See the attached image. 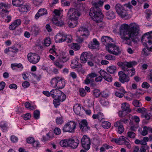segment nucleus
<instances>
[{"label": "nucleus", "mask_w": 152, "mask_h": 152, "mask_svg": "<svg viewBox=\"0 0 152 152\" xmlns=\"http://www.w3.org/2000/svg\"><path fill=\"white\" fill-rule=\"evenodd\" d=\"M120 34L122 42L125 44L130 45L132 41L138 35L140 31L139 26L135 23L122 25L119 28Z\"/></svg>", "instance_id": "1"}, {"label": "nucleus", "mask_w": 152, "mask_h": 152, "mask_svg": "<svg viewBox=\"0 0 152 152\" xmlns=\"http://www.w3.org/2000/svg\"><path fill=\"white\" fill-rule=\"evenodd\" d=\"M77 34H80V37L77 39L78 42H82L89 36V32L87 28L81 27L79 28L77 32Z\"/></svg>", "instance_id": "2"}, {"label": "nucleus", "mask_w": 152, "mask_h": 152, "mask_svg": "<svg viewBox=\"0 0 152 152\" xmlns=\"http://www.w3.org/2000/svg\"><path fill=\"white\" fill-rule=\"evenodd\" d=\"M105 46L107 50L109 53L116 56L120 54L121 51L119 47L115 44L109 43Z\"/></svg>", "instance_id": "3"}, {"label": "nucleus", "mask_w": 152, "mask_h": 152, "mask_svg": "<svg viewBox=\"0 0 152 152\" xmlns=\"http://www.w3.org/2000/svg\"><path fill=\"white\" fill-rule=\"evenodd\" d=\"M77 125V123L75 121H70L68 122L64 125L63 131L64 132L74 133Z\"/></svg>", "instance_id": "4"}, {"label": "nucleus", "mask_w": 152, "mask_h": 152, "mask_svg": "<svg viewBox=\"0 0 152 152\" xmlns=\"http://www.w3.org/2000/svg\"><path fill=\"white\" fill-rule=\"evenodd\" d=\"M69 58L65 55H60L55 61L53 62L54 65L59 69L62 68L64 66V64L69 60Z\"/></svg>", "instance_id": "5"}, {"label": "nucleus", "mask_w": 152, "mask_h": 152, "mask_svg": "<svg viewBox=\"0 0 152 152\" xmlns=\"http://www.w3.org/2000/svg\"><path fill=\"white\" fill-rule=\"evenodd\" d=\"M137 64V62L134 61L127 62L126 61L124 62H119L117 65L121 68L122 69L126 72L128 68L132 67Z\"/></svg>", "instance_id": "6"}, {"label": "nucleus", "mask_w": 152, "mask_h": 152, "mask_svg": "<svg viewBox=\"0 0 152 152\" xmlns=\"http://www.w3.org/2000/svg\"><path fill=\"white\" fill-rule=\"evenodd\" d=\"M141 41L144 46H151L152 44V31L144 34L142 37Z\"/></svg>", "instance_id": "7"}, {"label": "nucleus", "mask_w": 152, "mask_h": 152, "mask_svg": "<svg viewBox=\"0 0 152 152\" xmlns=\"http://www.w3.org/2000/svg\"><path fill=\"white\" fill-rule=\"evenodd\" d=\"M67 14L69 15V18L71 21H77L80 15L78 10L75 9H70L69 10Z\"/></svg>", "instance_id": "8"}, {"label": "nucleus", "mask_w": 152, "mask_h": 152, "mask_svg": "<svg viewBox=\"0 0 152 152\" xmlns=\"http://www.w3.org/2000/svg\"><path fill=\"white\" fill-rule=\"evenodd\" d=\"M53 93H51L52 97L53 98L58 99L61 101L63 102L66 98V96L59 89H53Z\"/></svg>", "instance_id": "9"}, {"label": "nucleus", "mask_w": 152, "mask_h": 152, "mask_svg": "<svg viewBox=\"0 0 152 152\" xmlns=\"http://www.w3.org/2000/svg\"><path fill=\"white\" fill-rule=\"evenodd\" d=\"M27 58L30 62L33 64H36L39 61L40 58L36 53H30L27 55Z\"/></svg>", "instance_id": "10"}, {"label": "nucleus", "mask_w": 152, "mask_h": 152, "mask_svg": "<svg viewBox=\"0 0 152 152\" xmlns=\"http://www.w3.org/2000/svg\"><path fill=\"white\" fill-rule=\"evenodd\" d=\"M81 141L82 147L86 150H88L90 147V139L87 136L84 135L81 139Z\"/></svg>", "instance_id": "11"}, {"label": "nucleus", "mask_w": 152, "mask_h": 152, "mask_svg": "<svg viewBox=\"0 0 152 152\" xmlns=\"http://www.w3.org/2000/svg\"><path fill=\"white\" fill-rule=\"evenodd\" d=\"M118 80L122 83H128L130 81V78L123 71L119 72H118Z\"/></svg>", "instance_id": "12"}, {"label": "nucleus", "mask_w": 152, "mask_h": 152, "mask_svg": "<svg viewBox=\"0 0 152 152\" xmlns=\"http://www.w3.org/2000/svg\"><path fill=\"white\" fill-rule=\"evenodd\" d=\"M79 124L80 128L83 132H86L90 130V127L88 126V124L86 120H82Z\"/></svg>", "instance_id": "13"}, {"label": "nucleus", "mask_w": 152, "mask_h": 152, "mask_svg": "<svg viewBox=\"0 0 152 152\" xmlns=\"http://www.w3.org/2000/svg\"><path fill=\"white\" fill-rule=\"evenodd\" d=\"M99 73L102 77L106 81L111 82L112 81L113 78L111 75L107 72L103 70L99 71Z\"/></svg>", "instance_id": "14"}, {"label": "nucleus", "mask_w": 152, "mask_h": 152, "mask_svg": "<svg viewBox=\"0 0 152 152\" xmlns=\"http://www.w3.org/2000/svg\"><path fill=\"white\" fill-rule=\"evenodd\" d=\"M92 56L91 54L89 52H84L81 54L80 59L81 63H85L86 62L87 59L89 57Z\"/></svg>", "instance_id": "15"}, {"label": "nucleus", "mask_w": 152, "mask_h": 152, "mask_svg": "<svg viewBox=\"0 0 152 152\" xmlns=\"http://www.w3.org/2000/svg\"><path fill=\"white\" fill-rule=\"evenodd\" d=\"M79 143V141L77 139L73 140L69 139L68 147L75 148L77 147Z\"/></svg>", "instance_id": "16"}, {"label": "nucleus", "mask_w": 152, "mask_h": 152, "mask_svg": "<svg viewBox=\"0 0 152 152\" xmlns=\"http://www.w3.org/2000/svg\"><path fill=\"white\" fill-rule=\"evenodd\" d=\"M63 32H59L55 36V40L57 43H60L64 41L65 37Z\"/></svg>", "instance_id": "17"}, {"label": "nucleus", "mask_w": 152, "mask_h": 152, "mask_svg": "<svg viewBox=\"0 0 152 152\" xmlns=\"http://www.w3.org/2000/svg\"><path fill=\"white\" fill-rule=\"evenodd\" d=\"M99 43L96 39H93L88 45V47L91 49H95L99 47Z\"/></svg>", "instance_id": "18"}, {"label": "nucleus", "mask_w": 152, "mask_h": 152, "mask_svg": "<svg viewBox=\"0 0 152 152\" xmlns=\"http://www.w3.org/2000/svg\"><path fill=\"white\" fill-rule=\"evenodd\" d=\"M21 22V20L20 19H18L15 20L9 26L10 29L12 30H14L16 27L20 24Z\"/></svg>", "instance_id": "19"}, {"label": "nucleus", "mask_w": 152, "mask_h": 152, "mask_svg": "<svg viewBox=\"0 0 152 152\" xmlns=\"http://www.w3.org/2000/svg\"><path fill=\"white\" fill-rule=\"evenodd\" d=\"M53 23L58 26L62 27L64 25V23L62 20L57 19L56 17L52 19Z\"/></svg>", "instance_id": "20"}, {"label": "nucleus", "mask_w": 152, "mask_h": 152, "mask_svg": "<svg viewBox=\"0 0 152 152\" xmlns=\"http://www.w3.org/2000/svg\"><path fill=\"white\" fill-rule=\"evenodd\" d=\"M114 126L115 127H118V132L119 133H122L124 130V128L122 124V123L120 121H117L114 124Z\"/></svg>", "instance_id": "21"}, {"label": "nucleus", "mask_w": 152, "mask_h": 152, "mask_svg": "<svg viewBox=\"0 0 152 152\" xmlns=\"http://www.w3.org/2000/svg\"><path fill=\"white\" fill-rule=\"evenodd\" d=\"M65 85V82L64 79L59 77L57 88L59 89L63 88Z\"/></svg>", "instance_id": "22"}, {"label": "nucleus", "mask_w": 152, "mask_h": 152, "mask_svg": "<svg viewBox=\"0 0 152 152\" xmlns=\"http://www.w3.org/2000/svg\"><path fill=\"white\" fill-rule=\"evenodd\" d=\"M112 39L111 38L108 36H103L101 38L102 42L104 45H105L106 44L107 45L109 43H110V42L111 41H112Z\"/></svg>", "instance_id": "23"}, {"label": "nucleus", "mask_w": 152, "mask_h": 152, "mask_svg": "<svg viewBox=\"0 0 152 152\" xmlns=\"http://www.w3.org/2000/svg\"><path fill=\"white\" fill-rule=\"evenodd\" d=\"M105 16L108 19H112L115 18V15L113 11L110 10L106 13Z\"/></svg>", "instance_id": "24"}, {"label": "nucleus", "mask_w": 152, "mask_h": 152, "mask_svg": "<svg viewBox=\"0 0 152 152\" xmlns=\"http://www.w3.org/2000/svg\"><path fill=\"white\" fill-rule=\"evenodd\" d=\"M12 4L15 6L20 7L23 4V0H12Z\"/></svg>", "instance_id": "25"}, {"label": "nucleus", "mask_w": 152, "mask_h": 152, "mask_svg": "<svg viewBox=\"0 0 152 152\" xmlns=\"http://www.w3.org/2000/svg\"><path fill=\"white\" fill-rule=\"evenodd\" d=\"M59 77H56L52 78L51 81V86L54 88L57 87L58 81Z\"/></svg>", "instance_id": "26"}, {"label": "nucleus", "mask_w": 152, "mask_h": 152, "mask_svg": "<svg viewBox=\"0 0 152 152\" xmlns=\"http://www.w3.org/2000/svg\"><path fill=\"white\" fill-rule=\"evenodd\" d=\"M128 11V10L126 9V8L124 7L123 9L120 12V13H119L118 14L122 18H124L127 16Z\"/></svg>", "instance_id": "27"}, {"label": "nucleus", "mask_w": 152, "mask_h": 152, "mask_svg": "<svg viewBox=\"0 0 152 152\" xmlns=\"http://www.w3.org/2000/svg\"><path fill=\"white\" fill-rule=\"evenodd\" d=\"M126 71H127L126 75L129 77H132L135 74V71L134 68H132L131 69H128Z\"/></svg>", "instance_id": "28"}, {"label": "nucleus", "mask_w": 152, "mask_h": 152, "mask_svg": "<svg viewBox=\"0 0 152 152\" xmlns=\"http://www.w3.org/2000/svg\"><path fill=\"white\" fill-rule=\"evenodd\" d=\"M122 109L123 110L127 112H129L130 110L129 109V104L127 103H124L122 104Z\"/></svg>", "instance_id": "29"}, {"label": "nucleus", "mask_w": 152, "mask_h": 152, "mask_svg": "<svg viewBox=\"0 0 152 152\" xmlns=\"http://www.w3.org/2000/svg\"><path fill=\"white\" fill-rule=\"evenodd\" d=\"M116 67L114 66H111L107 68V71L110 74H113L116 72Z\"/></svg>", "instance_id": "30"}, {"label": "nucleus", "mask_w": 152, "mask_h": 152, "mask_svg": "<svg viewBox=\"0 0 152 152\" xmlns=\"http://www.w3.org/2000/svg\"><path fill=\"white\" fill-rule=\"evenodd\" d=\"M69 139L61 140L60 142V145L63 147H68Z\"/></svg>", "instance_id": "31"}, {"label": "nucleus", "mask_w": 152, "mask_h": 152, "mask_svg": "<svg viewBox=\"0 0 152 152\" xmlns=\"http://www.w3.org/2000/svg\"><path fill=\"white\" fill-rule=\"evenodd\" d=\"M31 31L36 35H37L40 31V28L37 26L33 27L32 28Z\"/></svg>", "instance_id": "32"}, {"label": "nucleus", "mask_w": 152, "mask_h": 152, "mask_svg": "<svg viewBox=\"0 0 152 152\" xmlns=\"http://www.w3.org/2000/svg\"><path fill=\"white\" fill-rule=\"evenodd\" d=\"M124 6H122L120 4H118L116 5L115 10L116 12L118 14L120 13V12L123 9Z\"/></svg>", "instance_id": "33"}, {"label": "nucleus", "mask_w": 152, "mask_h": 152, "mask_svg": "<svg viewBox=\"0 0 152 152\" xmlns=\"http://www.w3.org/2000/svg\"><path fill=\"white\" fill-rule=\"evenodd\" d=\"M77 21L74 20L68 22V26L71 28H73L76 27L77 23Z\"/></svg>", "instance_id": "34"}, {"label": "nucleus", "mask_w": 152, "mask_h": 152, "mask_svg": "<svg viewBox=\"0 0 152 152\" xmlns=\"http://www.w3.org/2000/svg\"><path fill=\"white\" fill-rule=\"evenodd\" d=\"M102 126L104 129H107L110 127L111 123L109 122L104 121L102 124Z\"/></svg>", "instance_id": "35"}, {"label": "nucleus", "mask_w": 152, "mask_h": 152, "mask_svg": "<svg viewBox=\"0 0 152 152\" xmlns=\"http://www.w3.org/2000/svg\"><path fill=\"white\" fill-rule=\"evenodd\" d=\"M53 137V133L52 132H49L46 134V137L43 136V139L45 140H48L50 138H52Z\"/></svg>", "instance_id": "36"}, {"label": "nucleus", "mask_w": 152, "mask_h": 152, "mask_svg": "<svg viewBox=\"0 0 152 152\" xmlns=\"http://www.w3.org/2000/svg\"><path fill=\"white\" fill-rule=\"evenodd\" d=\"M9 11L7 9L4 10L3 9L1 10V12H0V14L1 15L2 17L5 18V17L8 15Z\"/></svg>", "instance_id": "37"}, {"label": "nucleus", "mask_w": 152, "mask_h": 152, "mask_svg": "<svg viewBox=\"0 0 152 152\" xmlns=\"http://www.w3.org/2000/svg\"><path fill=\"white\" fill-rule=\"evenodd\" d=\"M148 131H149V127L144 126L143 128L141 134L143 136L146 135L148 134Z\"/></svg>", "instance_id": "38"}, {"label": "nucleus", "mask_w": 152, "mask_h": 152, "mask_svg": "<svg viewBox=\"0 0 152 152\" xmlns=\"http://www.w3.org/2000/svg\"><path fill=\"white\" fill-rule=\"evenodd\" d=\"M80 48V45L76 43H73L71 46V48L75 51L79 50Z\"/></svg>", "instance_id": "39"}, {"label": "nucleus", "mask_w": 152, "mask_h": 152, "mask_svg": "<svg viewBox=\"0 0 152 152\" xmlns=\"http://www.w3.org/2000/svg\"><path fill=\"white\" fill-rule=\"evenodd\" d=\"M136 136V134L132 131H128L127 133V137L131 138H134Z\"/></svg>", "instance_id": "40"}, {"label": "nucleus", "mask_w": 152, "mask_h": 152, "mask_svg": "<svg viewBox=\"0 0 152 152\" xmlns=\"http://www.w3.org/2000/svg\"><path fill=\"white\" fill-rule=\"evenodd\" d=\"M64 41H66L68 43L71 42L72 41V37L71 35H68L64 36Z\"/></svg>", "instance_id": "41"}, {"label": "nucleus", "mask_w": 152, "mask_h": 152, "mask_svg": "<svg viewBox=\"0 0 152 152\" xmlns=\"http://www.w3.org/2000/svg\"><path fill=\"white\" fill-rule=\"evenodd\" d=\"M133 104L135 107H138L142 106V104L138 100H134L132 102Z\"/></svg>", "instance_id": "42"}, {"label": "nucleus", "mask_w": 152, "mask_h": 152, "mask_svg": "<svg viewBox=\"0 0 152 152\" xmlns=\"http://www.w3.org/2000/svg\"><path fill=\"white\" fill-rule=\"evenodd\" d=\"M93 94L94 96L97 98L100 96L101 92L98 89H95L93 91Z\"/></svg>", "instance_id": "43"}, {"label": "nucleus", "mask_w": 152, "mask_h": 152, "mask_svg": "<svg viewBox=\"0 0 152 152\" xmlns=\"http://www.w3.org/2000/svg\"><path fill=\"white\" fill-rule=\"evenodd\" d=\"M81 109V107L79 106V104H76L73 107V110L74 112L77 114L79 113Z\"/></svg>", "instance_id": "44"}, {"label": "nucleus", "mask_w": 152, "mask_h": 152, "mask_svg": "<svg viewBox=\"0 0 152 152\" xmlns=\"http://www.w3.org/2000/svg\"><path fill=\"white\" fill-rule=\"evenodd\" d=\"M39 13L40 15L42 16L46 14L47 13V10L44 8H41L39 11Z\"/></svg>", "instance_id": "45"}, {"label": "nucleus", "mask_w": 152, "mask_h": 152, "mask_svg": "<svg viewBox=\"0 0 152 152\" xmlns=\"http://www.w3.org/2000/svg\"><path fill=\"white\" fill-rule=\"evenodd\" d=\"M78 64V63L76 60H73L71 64V67L72 69H75Z\"/></svg>", "instance_id": "46"}, {"label": "nucleus", "mask_w": 152, "mask_h": 152, "mask_svg": "<svg viewBox=\"0 0 152 152\" xmlns=\"http://www.w3.org/2000/svg\"><path fill=\"white\" fill-rule=\"evenodd\" d=\"M141 96L142 94L138 92L132 94V97L135 99H139Z\"/></svg>", "instance_id": "47"}, {"label": "nucleus", "mask_w": 152, "mask_h": 152, "mask_svg": "<svg viewBox=\"0 0 152 152\" xmlns=\"http://www.w3.org/2000/svg\"><path fill=\"white\" fill-rule=\"evenodd\" d=\"M105 58L108 60H115V58L114 56H113L110 54H107L105 56Z\"/></svg>", "instance_id": "48"}, {"label": "nucleus", "mask_w": 152, "mask_h": 152, "mask_svg": "<svg viewBox=\"0 0 152 152\" xmlns=\"http://www.w3.org/2000/svg\"><path fill=\"white\" fill-rule=\"evenodd\" d=\"M51 42L50 39L49 38H46L44 40V44L46 46H48L51 44Z\"/></svg>", "instance_id": "49"}, {"label": "nucleus", "mask_w": 152, "mask_h": 152, "mask_svg": "<svg viewBox=\"0 0 152 152\" xmlns=\"http://www.w3.org/2000/svg\"><path fill=\"white\" fill-rule=\"evenodd\" d=\"M28 10V7L25 5H23L19 9V11L21 12H27Z\"/></svg>", "instance_id": "50"}, {"label": "nucleus", "mask_w": 152, "mask_h": 152, "mask_svg": "<svg viewBox=\"0 0 152 152\" xmlns=\"http://www.w3.org/2000/svg\"><path fill=\"white\" fill-rule=\"evenodd\" d=\"M60 101H61L60 100L57 98H56L53 100V103L56 107L60 105Z\"/></svg>", "instance_id": "51"}, {"label": "nucleus", "mask_w": 152, "mask_h": 152, "mask_svg": "<svg viewBox=\"0 0 152 152\" xmlns=\"http://www.w3.org/2000/svg\"><path fill=\"white\" fill-rule=\"evenodd\" d=\"M34 117L36 119H38L39 118L40 112L39 110H36L34 112Z\"/></svg>", "instance_id": "52"}, {"label": "nucleus", "mask_w": 152, "mask_h": 152, "mask_svg": "<svg viewBox=\"0 0 152 152\" xmlns=\"http://www.w3.org/2000/svg\"><path fill=\"white\" fill-rule=\"evenodd\" d=\"M56 121L58 124H61L64 122L63 118L61 117H57L56 119Z\"/></svg>", "instance_id": "53"}, {"label": "nucleus", "mask_w": 152, "mask_h": 152, "mask_svg": "<svg viewBox=\"0 0 152 152\" xmlns=\"http://www.w3.org/2000/svg\"><path fill=\"white\" fill-rule=\"evenodd\" d=\"M0 127L3 130L4 132H5L7 131L8 127L6 123L1 124L0 125Z\"/></svg>", "instance_id": "54"}, {"label": "nucleus", "mask_w": 152, "mask_h": 152, "mask_svg": "<svg viewBox=\"0 0 152 152\" xmlns=\"http://www.w3.org/2000/svg\"><path fill=\"white\" fill-rule=\"evenodd\" d=\"M22 117L26 120H28L31 117V115L30 113H27L25 115H22Z\"/></svg>", "instance_id": "55"}, {"label": "nucleus", "mask_w": 152, "mask_h": 152, "mask_svg": "<svg viewBox=\"0 0 152 152\" xmlns=\"http://www.w3.org/2000/svg\"><path fill=\"white\" fill-rule=\"evenodd\" d=\"M150 50L149 48H144L142 50V52L145 56L148 55L150 54Z\"/></svg>", "instance_id": "56"}, {"label": "nucleus", "mask_w": 152, "mask_h": 152, "mask_svg": "<svg viewBox=\"0 0 152 152\" xmlns=\"http://www.w3.org/2000/svg\"><path fill=\"white\" fill-rule=\"evenodd\" d=\"M54 132L56 135H59L61 134V131L59 128L57 127L54 129Z\"/></svg>", "instance_id": "57"}, {"label": "nucleus", "mask_w": 152, "mask_h": 152, "mask_svg": "<svg viewBox=\"0 0 152 152\" xmlns=\"http://www.w3.org/2000/svg\"><path fill=\"white\" fill-rule=\"evenodd\" d=\"M52 92H53V89L50 92L47 91H44L43 92V94L47 96H52L51 93H53Z\"/></svg>", "instance_id": "58"}, {"label": "nucleus", "mask_w": 152, "mask_h": 152, "mask_svg": "<svg viewBox=\"0 0 152 152\" xmlns=\"http://www.w3.org/2000/svg\"><path fill=\"white\" fill-rule=\"evenodd\" d=\"M145 13L146 14V17L148 18H149L151 15L152 14V12L151 10L148 9L145 11Z\"/></svg>", "instance_id": "59"}, {"label": "nucleus", "mask_w": 152, "mask_h": 152, "mask_svg": "<svg viewBox=\"0 0 152 152\" xmlns=\"http://www.w3.org/2000/svg\"><path fill=\"white\" fill-rule=\"evenodd\" d=\"M80 95L82 96H84L86 94V92L85 90L83 88H81L80 89Z\"/></svg>", "instance_id": "60"}, {"label": "nucleus", "mask_w": 152, "mask_h": 152, "mask_svg": "<svg viewBox=\"0 0 152 152\" xmlns=\"http://www.w3.org/2000/svg\"><path fill=\"white\" fill-rule=\"evenodd\" d=\"M34 139L33 137H29L26 139L27 142L29 144L32 143L34 141Z\"/></svg>", "instance_id": "61"}, {"label": "nucleus", "mask_w": 152, "mask_h": 152, "mask_svg": "<svg viewBox=\"0 0 152 152\" xmlns=\"http://www.w3.org/2000/svg\"><path fill=\"white\" fill-rule=\"evenodd\" d=\"M42 2L41 0H33V3L37 6L40 5Z\"/></svg>", "instance_id": "62"}, {"label": "nucleus", "mask_w": 152, "mask_h": 152, "mask_svg": "<svg viewBox=\"0 0 152 152\" xmlns=\"http://www.w3.org/2000/svg\"><path fill=\"white\" fill-rule=\"evenodd\" d=\"M97 76V75L95 72H92L88 75V76L91 78L96 77Z\"/></svg>", "instance_id": "63"}, {"label": "nucleus", "mask_w": 152, "mask_h": 152, "mask_svg": "<svg viewBox=\"0 0 152 152\" xmlns=\"http://www.w3.org/2000/svg\"><path fill=\"white\" fill-rule=\"evenodd\" d=\"M142 86L143 88H148L150 87V85L146 82H144L142 83Z\"/></svg>", "instance_id": "64"}]
</instances>
